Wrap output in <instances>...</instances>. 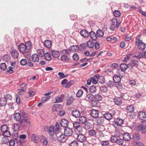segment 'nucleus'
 <instances>
[{
	"instance_id": "obj_1",
	"label": "nucleus",
	"mask_w": 146,
	"mask_h": 146,
	"mask_svg": "<svg viewBox=\"0 0 146 146\" xmlns=\"http://www.w3.org/2000/svg\"><path fill=\"white\" fill-rule=\"evenodd\" d=\"M14 120L19 122L18 123L14 124V127L15 128L17 127L18 129V127L22 125L23 120L22 119H21V115L20 113H14Z\"/></svg>"
},
{
	"instance_id": "obj_2",
	"label": "nucleus",
	"mask_w": 146,
	"mask_h": 146,
	"mask_svg": "<svg viewBox=\"0 0 146 146\" xmlns=\"http://www.w3.org/2000/svg\"><path fill=\"white\" fill-rule=\"evenodd\" d=\"M44 130L47 132H48L49 134L51 136L53 135L55 133L56 134V132L55 131L54 127L52 125H50L49 127L46 126L44 127Z\"/></svg>"
},
{
	"instance_id": "obj_3",
	"label": "nucleus",
	"mask_w": 146,
	"mask_h": 146,
	"mask_svg": "<svg viewBox=\"0 0 146 146\" xmlns=\"http://www.w3.org/2000/svg\"><path fill=\"white\" fill-rule=\"evenodd\" d=\"M135 44L137 46L138 49L140 50L143 51L146 48V44L140 39H138L135 41Z\"/></svg>"
},
{
	"instance_id": "obj_4",
	"label": "nucleus",
	"mask_w": 146,
	"mask_h": 146,
	"mask_svg": "<svg viewBox=\"0 0 146 146\" xmlns=\"http://www.w3.org/2000/svg\"><path fill=\"white\" fill-rule=\"evenodd\" d=\"M56 135L57 140L60 142H64L66 140V136L60 132L57 133Z\"/></svg>"
},
{
	"instance_id": "obj_5",
	"label": "nucleus",
	"mask_w": 146,
	"mask_h": 146,
	"mask_svg": "<svg viewBox=\"0 0 146 146\" xmlns=\"http://www.w3.org/2000/svg\"><path fill=\"white\" fill-rule=\"evenodd\" d=\"M73 127L76 131L80 133L82 131V129L80 122H74L73 123Z\"/></svg>"
},
{
	"instance_id": "obj_6",
	"label": "nucleus",
	"mask_w": 146,
	"mask_h": 146,
	"mask_svg": "<svg viewBox=\"0 0 146 146\" xmlns=\"http://www.w3.org/2000/svg\"><path fill=\"white\" fill-rule=\"evenodd\" d=\"M73 132L72 129L70 127H66L64 130V133L66 136H71L72 135Z\"/></svg>"
},
{
	"instance_id": "obj_7",
	"label": "nucleus",
	"mask_w": 146,
	"mask_h": 146,
	"mask_svg": "<svg viewBox=\"0 0 146 146\" xmlns=\"http://www.w3.org/2000/svg\"><path fill=\"white\" fill-rule=\"evenodd\" d=\"M18 49L21 53L23 54L27 53V54H29L28 51H27L25 46L24 44H21L18 46Z\"/></svg>"
},
{
	"instance_id": "obj_8",
	"label": "nucleus",
	"mask_w": 146,
	"mask_h": 146,
	"mask_svg": "<svg viewBox=\"0 0 146 146\" xmlns=\"http://www.w3.org/2000/svg\"><path fill=\"white\" fill-rule=\"evenodd\" d=\"M114 122L115 123V124L113 123V125L116 128L117 127L115 126V124L118 126H121L123 123L124 121L123 119L121 118H117L114 120Z\"/></svg>"
},
{
	"instance_id": "obj_9",
	"label": "nucleus",
	"mask_w": 146,
	"mask_h": 146,
	"mask_svg": "<svg viewBox=\"0 0 146 146\" xmlns=\"http://www.w3.org/2000/svg\"><path fill=\"white\" fill-rule=\"evenodd\" d=\"M3 135L5 137H3L2 139L3 141H4L5 143L7 142V141H8V137H9L11 136V134L10 132L8 130L6 131L3 133Z\"/></svg>"
},
{
	"instance_id": "obj_10",
	"label": "nucleus",
	"mask_w": 146,
	"mask_h": 146,
	"mask_svg": "<svg viewBox=\"0 0 146 146\" xmlns=\"http://www.w3.org/2000/svg\"><path fill=\"white\" fill-rule=\"evenodd\" d=\"M86 136L83 134L80 133L77 135V140L80 142H83L86 140Z\"/></svg>"
},
{
	"instance_id": "obj_11",
	"label": "nucleus",
	"mask_w": 146,
	"mask_h": 146,
	"mask_svg": "<svg viewBox=\"0 0 146 146\" xmlns=\"http://www.w3.org/2000/svg\"><path fill=\"white\" fill-rule=\"evenodd\" d=\"M138 130L141 131L143 134L146 133V124H141L137 126Z\"/></svg>"
},
{
	"instance_id": "obj_12",
	"label": "nucleus",
	"mask_w": 146,
	"mask_h": 146,
	"mask_svg": "<svg viewBox=\"0 0 146 146\" xmlns=\"http://www.w3.org/2000/svg\"><path fill=\"white\" fill-rule=\"evenodd\" d=\"M95 79H97L98 81H99V82L101 84H103L105 82V79L102 76H100L99 74H97L93 76Z\"/></svg>"
},
{
	"instance_id": "obj_13",
	"label": "nucleus",
	"mask_w": 146,
	"mask_h": 146,
	"mask_svg": "<svg viewBox=\"0 0 146 146\" xmlns=\"http://www.w3.org/2000/svg\"><path fill=\"white\" fill-rule=\"evenodd\" d=\"M69 122L65 119H62L60 121V124L61 126L63 127H68Z\"/></svg>"
},
{
	"instance_id": "obj_14",
	"label": "nucleus",
	"mask_w": 146,
	"mask_h": 146,
	"mask_svg": "<svg viewBox=\"0 0 146 146\" xmlns=\"http://www.w3.org/2000/svg\"><path fill=\"white\" fill-rule=\"evenodd\" d=\"M71 113L73 116L76 118L79 117L80 115V112L76 109L72 110Z\"/></svg>"
},
{
	"instance_id": "obj_15",
	"label": "nucleus",
	"mask_w": 146,
	"mask_h": 146,
	"mask_svg": "<svg viewBox=\"0 0 146 146\" xmlns=\"http://www.w3.org/2000/svg\"><path fill=\"white\" fill-rule=\"evenodd\" d=\"M91 116L94 118H97L99 115V111L96 110H92L90 113Z\"/></svg>"
},
{
	"instance_id": "obj_16",
	"label": "nucleus",
	"mask_w": 146,
	"mask_h": 146,
	"mask_svg": "<svg viewBox=\"0 0 146 146\" xmlns=\"http://www.w3.org/2000/svg\"><path fill=\"white\" fill-rule=\"evenodd\" d=\"M129 64L131 67H137L139 65L138 61L135 60H131L129 62Z\"/></svg>"
},
{
	"instance_id": "obj_17",
	"label": "nucleus",
	"mask_w": 146,
	"mask_h": 146,
	"mask_svg": "<svg viewBox=\"0 0 146 146\" xmlns=\"http://www.w3.org/2000/svg\"><path fill=\"white\" fill-rule=\"evenodd\" d=\"M11 55L15 59L17 60L19 56V53L18 51L15 50H13L11 52Z\"/></svg>"
},
{
	"instance_id": "obj_18",
	"label": "nucleus",
	"mask_w": 146,
	"mask_h": 146,
	"mask_svg": "<svg viewBox=\"0 0 146 146\" xmlns=\"http://www.w3.org/2000/svg\"><path fill=\"white\" fill-rule=\"evenodd\" d=\"M103 117L108 120H110L112 118V115L110 113L107 112L103 114Z\"/></svg>"
},
{
	"instance_id": "obj_19",
	"label": "nucleus",
	"mask_w": 146,
	"mask_h": 146,
	"mask_svg": "<svg viewBox=\"0 0 146 146\" xmlns=\"http://www.w3.org/2000/svg\"><path fill=\"white\" fill-rule=\"evenodd\" d=\"M123 139L125 141H129L131 139L130 135L128 133H124L123 134Z\"/></svg>"
},
{
	"instance_id": "obj_20",
	"label": "nucleus",
	"mask_w": 146,
	"mask_h": 146,
	"mask_svg": "<svg viewBox=\"0 0 146 146\" xmlns=\"http://www.w3.org/2000/svg\"><path fill=\"white\" fill-rule=\"evenodd\" d=\"M25 45L26 47L27 51H28L29 54L30 50L32 48L31 42L30 41L27 42L25 43Z\"/></svg>"
},
{
	"instance_id": "obj_21",
	"label": "nucleus",
	"mask_w": 146,
	"mask_h": 146,
	"mask_svg": "<svg viewBox=\"0 0 146 146\" xmlns=\"http://www.w3.org/2000/svg\"><path fill=\"white\" fill-rule=\"evenodd\" d=\"M89 35L91 38L93 40L96 41L97 39V36L94 31H91L89 32Z\"/></svg>"
},
{
	"instance_id": "obj_22",
	"label": "nucleus",
	"mask_w": 146,
	"mask_h": 146,
	"mask_svg": "<svg viewBox=\"0 0 146 146\" xmlns=\"http://www.w3.org/2000/svg\"><path fill=\"white\" fill-rule=\"evenodd\" d=\"M113 100L115 104L117 106H120L122 103V101L119 97H115Z\"/></svg>"
},
{
	"instance_id": "obj_23",
	"label": "nucleus",
	"mask_w": 146,
	"mask_h": 146,
	"mask_svg": "<svg viewBox=\"0 0 146 146\" xmlns=\"http://www.w3.org/2000/svg\"><path fill=\"white\" fill-rule=\"evenodd\" d=\"M138 116L140 119L143 120L146 117L145 113L143 111H140L138 113Z\"/></svg>"
},
{
	"instance_id": "obj_24",
	"label": "nucleus",
	"mask_w": 146,
	"mask_h": 146,
	"mask_svg": "<svg viewBox=\"0 0 146 146\" xmlns=\"http://www.w3.org/2000/svg\"><path fill=\"white\" fill-rule=\"evenodd\" d=\"M51 53L52 56L55 58H58L60 56V53L57 50H52Z\"/></svg>"
},
{
	"instance_id": "obj_25",
	"label": "nucleus",
	"mask_w": 146,
	"mask_h": 146,
	"mask_svg": "<svg viewBox=\"0 0 146 146\" xmlns=\"http://www.w3.org/2000/svg\"><path fill=\"white\" fill-rule=\"evenodd\" d=\"M79 49L78 47L76 45H73L69 48V50L71 52H77Z\"/></svg>"
},
{
	"instance_id": "obj_26",
	"label": "nucleus",
	"mask_w": 146,
	"mask_h": 146,
	"mask_svg": "<svg viewBox=\"0 0 146 146\" xmlns=\"http://www.w3.org/2000/svg\"><path fill=\"white\" fill-rule=\"evenodd\" d=\"M80 34L81 36L84 38H87L89 36L88 32L85 30H82L80 32Z\"/></svg>"
},
{
	"instance_id": "obj_27",
	"label": "nucleus",
	"mask_w": 146,
	"mask_h": 146,
	"mask_svg": "<svg viewBox=\"0 0 146 146\" xmlns=\"http://www.w3.org/2000/svg\"><path fill=\"white\" fill-rule=\"evenodd\" d=\"M64 94H61L60 96H56L55 98V102H62L64 98Z\"/></svg>"
},
{
	"instance_id": "obj_28",
	"label": "nucleus",
	"mask_w": 146,
	"mask_h": 146,
	"mask_svg": "<svg viewBox=\"0 0 146 146\" xmlns=\"http://www.w3.org/2000/svg\"><path fill=\"white\" fill-rule=\"evenodd\" d=\"M40 141L42 144L44 146L46 145L48 143V141L46 138L43 135L41 136Z\"/></svg>"
},
{
	"instance_id": "obj_29",
	"label": "nucleus",
	"mask_w": 146,
	"mask_h": 146,
	"mask_svg": "<svg viewBox=\"0 0 146 146\" xmlns=\"http://www.w3.org/2000/svg\"><path fill=\"white\" fill-rule=\"evenodd\" d=\"M141 137L140 134L137 133H135L133 134V139L135 141H138L140 139Z\"/></svg>"
},
{
	"instance_id": "obj_30",
	"label": "nucleus",
	"mask_w": 146,
	"mask_h": 146,
	"mask_svg": "<svg viewBox=\"0 0 146 146\" xmlns=\"http://www.w3.org/2000/svg\"><path fill=\"white\" fill-rule=\"evenodd\" d=\"M7 103V101L5 98H0V107L5 106Z\"/></svg>"
},
{
	"instance_id": "obj_31",
	"label": "nucleus",
	"mask_w": 146,
	"mask_h": 146,
	"mask_svg": "<svg viewBox=\"0 0 146 146\" xmlns=\"http://www.w3.org/2000/svg\"><path fill=\"white\" fill-rule=\"evenodd\" d=\"M60 60L63 62H66L69 61L70 59L68 56L62 55L60 57Z\"/></svg>"
},
{
	"instance_id": "obj_32",
	"label": "nucleus",
	"mask_w": 146,
	"mask_h": 146,
	"mask_svg": "<svg viewBox=\"0 0 146 146\" xmlns=\"http://www.w3.org/2000/svg\"><path fill=\"white\" fill-rule=\"evenodd\" d=\"M44 44L46 48H50L51 46V42L49 40H46L44 42Z\"/></svg>"
},
{
	"instance_id": "obj_33",
	"label": "nucleus",
	"mask_w": 146,
	"mask_h": 146,
	"mask_svg": "<svg viewBox=\"0 0 146 146\" xmlns=\"http://www.w3.org/2000/svg\"><path fill=\"white\" fill-rule=\"evenodd\" d=\"M86 118L84 116L80 117L79 118V121L81 123L84 124L87 122Z\"/></svg>"
},
{
	"instance_id": "obj_34",
	"label": "nucleus",
	"mask_w": 146,
	"mask_h": 146,
	"mask_svg": "<svg viewBox=\"0 0 146 146\" xmlns=\"http://www.w3.org/2000/svg\"><path fill=\"white\" fill-rule=\"evenodd\" d=\"M113 79L114 82L115 83H119L121 80L120 77L119 76L116 75L113 76Z\"/></svg>"
},
{
	"instance_id": "obj_35",
	"label": "nucleus",
	"mask_w": 146,
	"mask_h": 146,
	"mask_svg": "<svg viewBox=\"0 0 146 146\" xmlns=\"http://www.w3.org/2000/svg\"><path fill=\"white\" fill-rule=\"evenodd\" d=\"M32 59L34 62H38L39 60V58L38 55L34 54H33L32 56Z\"/></svg>"
},
{
	"instance_id": "obj_36",
	"label": "nucleus",
	"mask_w": 146,
	"mask_h": 146,
	"mask_svg": "<svg viewBox=\"0 0 146 146\" xmlns=\"http://www.w3.org/2000/svg\"><path fill=\"white\" fill-rule=\"evenodd\" d=\"M120 68L121 69V71H124L127 70L128 68V66L127 64L122 63L120 65Z\"/></svg>"
},
{
	"instance_id": "obj_37",
	"label": "nucleus",
	"mask_w": 146,
	"mask_h": 146,
	"mask_svg": "<svg viewBox=\"0 0 146 146\" xmlns=\"http://www.w3.org/2000/svg\"><path fill=\"white\" fill-rule=\"evenodd\" d=\"M86 99L87 100L93 101L94 100V96L89 94L86 96Z\"/></svg>"
},
{
	"instance_id": "obj_38",
	"label": "nucleus",
	"mask_w": 146,
	"mask_h": 146,
	"mask_svg": "<svg viewBox=\"0 0 146 146\" xmlns=\"http://www.w3.org/2000/svg\"><path fill=\"white\" fill-rule=\"evenodd\" d=\"M38 136L35 134H33L32 135L31 139L32 141L35 143H37L38 142Z\"/></svg>"
},
{
	"instance_id": "obj_39",
	"label": "nucleus",
	"mask_w": 146,
	"mask_h": 146,
	"mask_svg": "<svg viewBox=\"0 0 146 146\" xmlns=\"http://www.w3.org/2000/svg\"><path fill=\"white\" fill-rule=\"evenodd\" d=\"M86 44L88 47L89 48H93L94 45L93 41L91 40L88 41Z\"/></svg>"
},
{
	"instance_id": "obj_40",
	"label": "nucleus",
	"mask_w": 146,
	"mask_h": 146,
	"mask_svg": "<svg viewBox=\"0 0 146 146\" xmlns=\"http://www.w3.org/2000/svg\"><path fill=\"white\" fill-rule=\"evenodd\" d=\"M96 33L97 36L99 37H102L104 35L103 31L100 29L97 30Z\"/></svg>"
},
{
	"instance_id": "obj_41",
	"label": "nucleus",
	"mask_w": 146,
	"mask_h": 146,
	"mask_svg": "<svg viewBox=\"0 0 146 146\" xmlns=\"http://www.w3.org/2000/svg\"><path fill=\"white\" fill-rule=\"evenodd\" d=\"M44 56L45 59L46 61H49L51 59V57L50 54L48 52H46L45 53Z\"/></svg>"
},
{
	"instance_id": "obj_42",
	"label": "nucleus",
	"mask_w": 146,
	"mask_h": 146,
	"mask_svg": "<svg viewBox=\"0 0 146 146\" xmlns=\"http://www.w3.org/2000/svg\"><path fill=\"white\" fill-rule=\"evenodd\" d=\"M74 100V98L72 96H70L67 100L66 102V104L67 105H70L73 102Z\"/></svg>"
},
{
	"instance_id": "obj_43",
	"label": "nucleus",
	"mask_w": 146,
	"mask_h": 146,
	"mask_svg": "<svg viewBox=\"0 0 146 146\" xmlns=\"http://www.w3.org/2000/svg\"><path fill=\"white\" fill-rule=\"evenodd\" d=\"M127 109L128 112H132L134 111V108L133 105H130L127 106Z\"/></svg>"
},
{
	"instance_id": "obj_44",
	"label": "nucleus",
	"mask_w": 146,
	"mask_h": 146,
	"mask_svg": "<svg viewBox=\"0 0 146 146\" xmlns=\"http://www.w3.org/2000/svg\"><path fill=\"white\" fill-rule=\"evenodd\" d=\"M94 99L96 101H99L102 100V97L101 95L99 94H96L94 95Z\"/></svg>"
},
{
	"instance_id": "obj_45",
	"label": "nucleus",
	"mask_w": 146,
	"mask_h": 146,
	"mask_svg": "<svg viewBox=\"0 0 146 146\" xmlns=\"http://www.w3.org/2000/svg\"><path fill=\"white\" fill-rule=\"evenodd\" d=\"M104 119L103 117H99L97 120V122L98 124L101 125L103 124Z\"/></svg>"
},
{
	"instance_id": "obj_46",
	"label": "nucleus",
	"mask_w": 146,
	"mask_h": 146,
	"mask_svg": "<svg viewBox=\"0 0 146 146\" xmlns=\"http://www.w3.org/2000/svg\"><path fill=\"white\" fill-rule=\"evenodd\" d=\"M113 14L115 17H119L120 16L121 13L118 10H115L113 12Z\"/></svg>"
},
{
	"instance_id": "obj_47",
	"label": "nucleus",
	"mask_w": 146,
	"mask_h": 146,
	"mask_svg": "<svg viewBox=\"0 0 146 146\" xmlns=\"http://www.w3.org/2000/svg\"><path fill=\"white\" fill-rule=\"evenodd\" d=\"M88 134L90 136H94L96 135V133L95 130H91L88 131Z\"/></svg>"
},
{
	"instance_id": "obj_48",
	"label": "nucleus",
	"mask_w": 146,
	"mask_h": 146,
	"mask_svg": "<svg viewBox=\"0 0 146 146\" xmlns=\"http://www.w3.org/2000/svg\"><path fill=\"white\" fill-rule=\"evenodd\" d=\"M8 127L6 125H3L1 127V131L3 133L8 130Z\"/></svg>"
},
{
	"instance_id": "obj_49",
	"label": "nucleus",
	"mask_w": 146,
	"mask_h": 146,
	"mask_svg": "<svg viewBox=\"0 0 146 146\" xmlns=\"http://www.w3.org/2000/svg\"><path fill=\"white\" fill-rule=\"evenodd\" d=\"M10 58L9 55L8 54H6L3 56V60L4 61L7 62L10 60Z\"/></svg>"
},
{
	"instance_id": "obj_50",
	"label": "nucleus",
	"mask_w": 146,
	"mask_h": 146,
	"mask_svg": "<svg viewBox=\"0 0 146 146\" xmlns=\"http://www.w3.org/2000/svg\"><path fill=\"white\" fill-rule=\"evenodd\" d=\"M100 91L102 92H106L107 90V87L104 86L102 85L100 88Z\"/></svg>"
},
{
	"instance_id": "obj_51",
	"label": "nucleus",
	"mask_w": 146,
	"mask_h": 146,
	"mask_svg": "<svg viewBox=\"0 0 146 146\" xmlns=\"http://www.w3.org/2000/svg\"><path fill=\"white\" fill-rule=\"evenodd\" d=\"M118 137L116 136H112L110 140L112 142L116 143L118 140Z\"/></svg>"
},
{
	"instance_id": "obj_52",
	"label": "nucleus",
	"mask_w": 146,
	"mask_h": 146,
	"mask_svg": "<svg viewBox=\"0 0 146 146\" xmlns=\"http://www.w3.org/2000/svg\"><path fill=\"white\" fill-rule=\"evenodd\" d=\"M142 52H139L137 55H135L134 57L138 59H140V58H143Z\"/></svg>"
},
{
	"instance_id": "obj_53",
	"label": "nucleus",
	"mask_w": 146,
	"mask_h": 146,
	"mask_svg": "<svg viewBox=\"0 0 146 146\" xmlns=\"http://www.w3.org/2000/svg\"><path fill=\"white\" fill-rule=\"evenodd\" d=\"M89 91L91 93H93L96 91V87L93 86H91L89 88Z\"/></svg>"
},
{
	"instance_id": "obj_54",
	"label": "nucleus",
	"mask_w": 146,
	"mask_h": 146,
	"mask_svg": "<svg viewBox=\"0 0 146 146\" xmlns=\"http://www.w3.org/2000/svg\"><path fill=\"white\" fill-rule=\"evenodd\" d=\"M59 127L60 125L59 123L58 122H56V123L55 127H54L55 131V132H56V133L59 132Z\"/></svg>"
},
{
	"instance_id": "obj_55",
	"label": "nucleus",
	"mask_w": 146,
	"mask_h": 146,
	"mask_svg": "<svg viewBox=\"0 0 146 146\" xmlns=\"http://www.w3.org/2000/svg\"><path fill=\"white\" fill-rule=\"evenodd\" d=\"M37 54L39 55V56L41 57L43 56L44 55V50L42 49H40L38 50L37 51Z\"/></svg>"
},
{
	"instance_id": "obj_56",
	"label": "nucleus",
	"mask_w": 146,
	"mask_h": 146,
	"mask_svg": "<svg viewBox=\"0 0 146 146\" xmlns=\"http://www.w3.org/2000/svg\"><path fill=\"white\" fill-rule=\"evenodd\" d=\"M50 98V96H48L47 97H44L42 98L41 101L44 103L46 101H48Z\"/></svg>"
},
{
	"instance_id": "obj_57",
	"label": "nucleus",
	"mask_w": 146,
	"mask_h": 146,
	"mask_svg": "<svg viewBox=\"0 0 146 146\" xmlns=\"http://www.w3.org/2000/svg\"><path fill=\"white\" fill-rule=\"evenodd\" d=\"M21 64L23 66L26 65L27 64L28 61L26 59H23L20 61Z\"/></svg>"
},
{
	"instance_id": "obj_58",
	"label": "nucleus",
	"mask_w": 146,
	"mask_h": 146,
	"mask_svg": "<svg viewBox=\"0 0 146 146\" xmlns=\"http://www.w3.org/2000/svg\"><path fill=\"white\" fill-rule=\"evenodd\" d=\"M83 93V91L82 90H79L76 94V96L78 98L80 97Z\"/></svg>"
},
{
	"instance_id": "obj_59",
	"label": "nucleus",
	"mask_w": 146,
	"mask_h": 146,
	"mask_svg": "<svg viewBox=\"0 0 146 146\" xmlns=\"http://www.w3.org/2000/svg\"><path fill=\"white\" fill-rule=\"evenodd\" d=\"M86 43L80 44V49L81 50H83L86 48Z\"/></svg>"
},
{
	"instance_id": "obj_60",
	"label": "nucleus",
	"mask_w": 146,
	"mask_h": 146,
	"mask_svg": "<svg viewBox=\"0 0 146 146\" xmlns=\"http://www.w3.org/2000/svg\"><path fill=\"white\" fill-rule=\"evenodd\" d=\"M69 53L68 50L67 49H64L62 50L60 52V54H62L64 55H66V56H68Z\"/></svg>"
},
{
	"instance_id": "obj_61",
	"label": "nucleus",
	"mask_w": 146,
	"mask_h": 146,
	"mask_svg": "<svg viewBox=\"0 0 146 146\" xmlns=\"http://www.w3.org/2000/svg\"><path fill=\"white\" fill-rule=\"evenodd\" d=\"M84 128L86 130L90 129L92 128V125L90 123H88L85 124Z\"/></svg>"
},
{
	"instance_id": "obj_62",
	"label": "nucleus",
	"mask_w": 146,
	"mask_h": 146,
	"mask_svg": "<svg viewBox=\"0 0 146 146\" xmlns=\"http://www.w3.org/2000/svg\"><path fill=\"white\" fill-rule=\"evenodd\" d=\"M0 68L3 70H5L7 68V66L5 63H3L1 64L0 65Z\"/></svg>"
},
{
	"instance_id": "obj_63",
	"label": "nucleus",
	"mask_w": 146,
	"mask_h": 146,
	"mask_svg": "<svg viewBox=\"0 0 146 146\" xmlns=\"http://www.w3.org/2000/svg\"><path fill=\"white\" fill-rule=\"evenodd\" d=\"M109 142L108 141H101V144L102 146H107L109 144Z\"/></svg>"
},
{
	"instance_id": "obj_64",
	"label": "nucleus",
	"mask_w": 146,
	"mask_h": 146,
	"mask_svg": "<svg viewBox=\"0 0 146 146\" xmlns=\"http://www.w3.org/2000/svg\"><path fill=\"white\" fill-rule=\"evenodd\" d=\"M78 144L76 141H74L72 142L70 144V146H78Z\"/></svg>"
}]
</instances>
